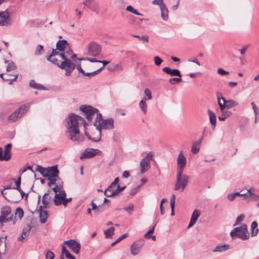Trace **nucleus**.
<instances>
[{
  "label": "nucleus",
  "mask_w": 259,
  "mask_h": 259,
  "mask_svg": "<svg viewBox=\"0 0 259 259\" xmlns=\"http://www.w3.org/2000/svg\"><path fill=\"white\" fill-rule=\"evenodd\" d=\"M72 51L68 49L62 53H59L57 50L53 49L52 53L48 57L47 60L59 68L64 69L65 75L69 76L75 68V65L71 62L70 57L73 59L74 63H77V61L87 60V58H78L75 54L72 55Z\"/></svg>",
  "instance_id": "nucleus-1"
},
{
  "label": "nucleus",
  "mask_w": 259,
  "mask_h": 259,
  "mask_svg": "<svg viewBox=\"0 0 259 259\" xmlns=\"http://www.w3.org/2000/svg\"><path fill=\"white\" fill-rule=\"evenodd\" d=\"M83 119L76 114H70L65 121V125L67 128L66 136L73 142H80L83 140V138L80 135L79 124L82 122Z\"/></svg>",
  "instance_id": "nucleus-2"
},
{
  "label": "nucleus",
  "mask_w": 259,
  "mask_h": 259,
  "mask_svg": "<svg viewBox=\"0 0 259 259\" xmlns=\"http://www.w3.org/2000/svg\"><path fill=\"white\" fill-rule=\"evenodd\" d=\"M52 190L55 192L54 202L55 205L63 204L66 206L72 200V198H66V193L62 185H56Z\"/></svg>",
  "instance_id": "nucleus-3"
},
{
  "label": "nucleus",
  "mask_w": 259,
  "mask_h": 259,
  "mask_svg": "<svg viewBox=\"0 0 259 259\" xmlns=\"http://www.w3.org/2000/svg\"><path fill=\"white\" fill-rule=\"evenodd\" d=\"M80 110L83 112L85 114L86 118L88 120H91L95 114L97 113V116L95 120V125L97 126L96 130H97L99 122H102V116L101 113H97L98 109H94L91 106L81 105L80 107Z\"/></svg>",
  "instance_id": "nucleus-4"
},
{
  "label": "nucleus",
  "mask_w": 259,
  "mask_h": 259,
  "mask_svg": "<svg viewBox=\"0 0 259 259\" xmlns=\"http://www.w3.org/2000/svg\"><path fill=\"white\" fill-rule=\"evenodd\" d=\"M230 235L233 239L238 237L242 240L247 239L249 235L247 231V225L243 224L241 227L235 228L231 232Z\"/></svg>",
  "instance_id": "nucleus-5"
},
{
  "label": "nucleus",
  "mask_w": 259,
  "mask_h": 259,
  "mask_svg": "<svg viewBox=\"0 0 259 259\" xmlns=\"http://www.w3.org/2000/svg\"><path fill=\"white\" fill-rule=\"evenodd\" d=\"M183 174H177L176 181L174 190L182 192L186 187L188 183L189 177Z\"/></svg>",
  "instance_id": "nucleus-6"
},
{
  "label": "nucleus",
  "mask_w": 259,
  "mask_h": 259,
  "mask_svg": "<svg viewBox=\"0 0 259 259\" xmlns=\"http://www.w3.org/2000/svg\"><path fill=\"white\" fill-rule=\"evenodd\" d=\"M29 108L28 104L20 106L9 116L8 120L11 121H15L18 118H21L27 112Z\"/></svg>",
  "instance_id": "nucleus-7"
},
{
  "label": "nucleus",
  "mask_w": 259,
  "mask_h": 259,
  "mask_svg": "<svg viewBox=\"0 0 259 259\" xmlns=\"http://www.w3.org/2000/svg\"><path fill=\"white\" fill-rule=\"evenodd\" d=\"M101 50V46L94 41L90 42L87 46V53L89 56L97 57L100 54Z\"/></svg>",
  "instance_id": "nucleus-8"
},
{
  "label": "nucleus",
  "mask_w": 259,
  "mask_h": 259,
  "mask_svg": "<svg viewBox=\"0 0 259 259\" xmlns=\"http://www.w3.org/2000/svg\"><path fill=\"white\" fill-rule=\"evenodd\" d=\"M177 163V174H183V170L186 165L187 159L184 156L182 151H180L178 154Z\"/></svg>",
  "instance_id": "nucleus-9"
},
{
  "label": "nucleus",
  "mask_w": 259,
  "mask_h": 259,
  "mask_svg": "<svg viewBox=\"0 0 259 259\" xmlns=\"http://www.w3.org/2000/svg\"><path fill=\"white\" fill-rule=\"evenodd\" d=\"M153 157V154L150 152L144 157L140 162L141 173L144 174L150 168V161Z\"/></svg>",
  "instance_id": "nucleus-10"
},
{
  "label": "nucleus",
  "mask_w": 259,
  "mask_h": 259,
  "mask_svg": "<svg viewBox=\"0 0 259 259\" xmlns=\"http://www.w3.org/2000/svg\"><path fill=\"white\" fill-rule=\"evenodd\" d=\"M217 99L218 102L219 103L220 101L225 109L231 108L238 105V102L237 101L233 100H226L224 98L220 97L218 93L217 94Z\"/></svg>",
  "instance_id": "nucleus-11"
},
{
  "label": "nucleus",
  "mask_w": 259,
  "mask_h": 259,
  "mask_svg": "<svg viewBox=\"0 0 259 259\" xmlns=\"http://www.w3.org/2000/svg\"><path fill=\"white\" fill-rule=\"evenodd\" d=\"M113 119L111 118L104 119L102 122H99L98 125L99 130V132L100 133L101 130H110L113 128L114 125Z\"/></svg>",
  "instance_id": "nucleus-12"
},
{
  "label": "nucleus",
  "mask_w": 259,
  "mask_h": 259,
  "mask_svg": "<svg viewBox=\"0 0 259 259\" xmlns=\"http://www.w3.org/2000/svg\"><path fill=\"white\" fill-rule=\"evenodd\" d=\"M83 4L91 10L98 14V4L95 0H84Z\"/></svg>",
  "instance_id": "nucleus-13"
},
{
  "label": "nucleus",
  "mask_w": 259,
  "mask_h": 259,
  "mask_svg": "<svg viewBox=\"0 0 259 259\" xmlns=\"http://www.w3.org/2000/svg\"><path fill=\"white\" fill-rule=\"evenodd\" d=\"M70 248L75 253H78L80 249V245L79 243L74 240H69L65 241Z\"/></svg>",
  "instance_id": "nucleus-14"
},
{
  "label": "nucleus",
  "mask_w": 259,
  "mask_h": 259,
  "mask_svg": "<svg viewBox=\"0 0 259 259\" xmlns=\"http://www.w3.org/2000/svg\"><path fill=\"white\" fill-rule=\"evenodd\" d=\"M79 61H77V63H74V62L73 63L75 65V68L76 67L77 70L79 72L82 73V74L84 76H91L95 75L97 74L98 72H99L102 69V67H101L100 68H99V69H98L96 71H92L91 72L85 73V71L82 69L81 64L78 63V62Z\"/></svg>",
  "instance_id": "nucleus-15"
},
{
  "label": "nucleus",
  "mask_w": 259,
  "mask_h": 259,
  "mask_svg": "<svg viewBox=\"0 0 259 259\" xmlns=\"http://www.w3.org/2000/svg\"><path fill=\"white\" fill-rule=\"evenodd\" d=\"M99 150L98 149H95L93 148L86 149L82 155L80 156V158L82 159L83 158H89L95 156Z\"/></svg>",
  "instance_id": "nucleus-16"
},
{
  "label": "nucleus",
  "mask_w": 259,
  "mask_h": 259,
  "mask_svg": "<svg viewBox=\"0 0 259 259\" xmlns=\"http://www.w3.org/2000/svg\"><path fill=\"white\" fill-rule=\"evenodd\" d=\"M56 50L59 53H62L69 48V44L65 40H59L56 44Z\"/></svg>",
  "instance_id": "nucleus-17"
},
{
  "label": "nucleus",
  "mask_w": 259,
  "mask_h": 259,
  "mask_svg": "<svg viewBox=\"0 0 259 259\" xmlns=\"http://www.w3.org/2000/svg\"><path fill=\"white\" fill-rule=\"evenodd\" d=\"M9 18L10 16L7 12H0V25L5 26L8 25Z\"/></svg>",
  "instance_id": "nucleus-18"
},
{
  "label": "nucleus",
  "mask_w": 259,
  "mask_h": 259,
  "mask_svg": "<svg viewBox=\"0 0 259 259\" xmlns=\"http://www.w3.org/2000/svg\"><path fill=\"white\" fill-rule=\"evenodd\" d=\"M200 214L201 212L199 210L195 209L194 210L193 212L192 213L191 218L188 227V228H191L196 223L198 218L200 217Z\"/></svg>",
  "instance_id": "nucleus-19"
},
{
  "label": "nucleus",
  "mask_w": 259,
  "mask_h": 259,
  "mask_svg": "<svg viewBox=\"0 0 259 259\" xmlns=\"http://www.w3.org/2000/svg\"><path fill=\"white\" fill-rule=\"evenodd\" d=\"M59 170L57 166L48 167L47 169L45 177H58Z\"/></svg>",
  "instance_id": "nucleus-20"
},
{
  "label": "nucleus",
  "mask_w": 259,
  "mask_h": 259,
  "mask_svg": "<svg viewBox=\"0 0 259 259\" xmlns=\"http://www.w3.org/2000/svg\"><path fill=\"white\" fill-rule=\"evenodd\" d=\"M162 70L164 72L171 76H178L180 77H182V75L181 74L180 71L178 69H172L170 67H163Z\"/></svg>",
  "instance_id": "nucleus-21"
},
{
  "label": "nucleus",
  "mask_w": 259,
  "mask_h": 259,
  "mask_svg": "<svg viewBox=\"0 0 259 259\" xmlns=\"http://www.w3.org/2000/svg\"><path fill=\"white\" fill-rule=\"evenodd\" d=\"M12 146V144L9 143L5 147L4 154L3 155V160L8 161L11 158Z\"/></svg>",
  "instance_id": "nucleus-22"
},
{
  "label": "nucleus",
  "mask_w": 259,
  "mask_h": 259,
  "mask_svg": "<svg viewBox=\"0 0 259 259\" xmlns=\"http://www.w3.org/2000/svg\"><path fill=\"white\" fill-rule=\"evenodd\" d=\"M142 246V245L139 244L136 242H134L130 246V251L131 254L134 256L137 255L139 253Z\"/></svg>",
  "instance_id": "nucleus-23"
},
{
  "label": "nucleus",
  "mask_w": 259,
  "mask_h": 259,
  "mask_svg": "<svg viewBox=\"0 0 259 259\" xmlns=\"http://www.w3.org/2000/svg\"><path fill=\"white\" fill-rule=\"evenodd\" d=\"M50 191L49 190L48 192L46 193L42 197V207L47 208L49 207V204L52 200V196L50 195Z\"/></svg>",
  "instance_id": "nucleus-24"
},
{
  "label": "nucleus",
  "mask_w": 259,
  "mask_h": 259,
  "mask_svg": "<svg viewBox=\"0 0 259 259\" xmlns=\"http://www.w3.org/2000/svg\"><path fill=\"white\" fill-rule=\"evenodd\" d=\"M42 206H40L39 207V218L40 221L41 223H45L46 222L48 218V214L47 210L42 209Z\"/></svg>",
  "instance_id": "nucleus-25"
},
{
  "label": "nucleus",
  "mask_w": 259,
  "mask_h": 259,
  "mask_svg": "<svg viewBox=\"0 0 259 259\" xmlns=\"http://www.w3.org/2000/svg\"><path fill=\"white\" fill-rule=\"evenodd\" d=\"M97 200L98 198H94L92 202V209L94 211L95 214H98L102 211V206H103V204L97 205L95 203Z\"/></svg>",
  "instance_id": "nucleus-26"
},
{
  "label": "nucleus",
  "mask_w": 259,
  "mask_h": 259,
  "mask_svg": "<svg viewBox=\"0 0 259 259\" xmlns=\"http://www.w3.org/2000/svg\"><path fill=\"white\" fill-rule=\"evenodd\" d=\"M219 105L221 109V115L219 116L218 118L220 120L224 121L229 116V114H228V112L225 110V108H224V106L220 101L219 102Z\"/></svg>",
  "instance_id": "nucleus-27"
},
{
  "label": "nucleus",
  "mask_w": 259,
  "mask_h": 259,
  "mask_svg": "<svg viewBox=\"0 0 259 259\" xmlns=\"http://www.w3.org/2000/svg\"><path fill=\"white\" fill-rule=\"evenodd\" d=\"M61 259H75L66 248L65 246H62V254L61 255Z\"/></svg>",
  "instance_id": "nucleus-28"
},
{
  "label": "nucleus",
  "mask_w": 259,
  "mask_h": 259,
  "mask_svg": "<svg viewBox=\"0 0 259 259\" xmlns=\"http://www.w3.org/2000/svg\"><path fill=\"white\" fill-rule=\"evenodd\" d=\"M202 139L203 137H202L199 141L195 142L193 143L191 148V152L192 153L195 154L199 151Z\"/></svg>",
  "instance_id": "nucleus-29"
},
{
  "label": "nucleus",
  "mask_w": 259,
  "mask_h": 259,
  "mask_svg": "<svg viewBox=\"0 0 259 259\" xmlns=\"http://www.w3.org/2000/svg\"><path fill=\"white\" fill-rule=\"evenodd\" d=\"M230 248V245L228 244H219L217 245L213 250V252H223Z\"/></svg>",
  "instance_id": "nucleus-30"
},
{
  "label": "nucleus",
  "mask_w": 259,
  "mask_h": 259,
  "mask_svg": "<svg viewBox=\"0 0 259 259\" xmlns=\"http://www.w3.org/2000/svg\"><path fill=\"white\" fill-rule=\"evenodd\" d=\"M116 187L110 185L105 191L104 195L106 197H111L116 194Z\"/></svg>",
  "instance_id": "nucleus-31"
},
{
  "label": "nucleus",
  "mask_w": 259,
  "mask_h": 259,
  "mask_svg": "<svg viewBox=\"0 0 259 259\" xmlns=\"http://www.w3.org/2000/svg\"><path fill=\"white\" fill-rule=\"evenodd\" d=\"M31 227L30 225H27L22 231L21 235L19 237L18 240L20 241H23L25 238L27 236V233L30 230Z\"/></svg>",
  "instance_id": "nucleus-32"
},
{
  "label": "nucleus",
  "mask_w": 259,
  "mask_h": 259,
  "mask_svg": "<svg viewBox=\"0 0 259 259\" xmlns=\"http://www.w3.org/2000/svg\"><path fill=\"white\" fill-rule=\"evenodd\" d=\"M1 214L6 218L9 217V215H13V214H12V209L9 206H4L2 208Z\"/></svg>",
  "instance_id": "nucleus-33"
},
{
  "label": "nucleus",
  "mask_w": 259,
  "mask_h": 259,
  "mask_svg": "<svg viewBox=\"0 0 259 259\" xmlns=\"http://www.w3.org/2000/svg\"><path fill=\"white\" fill-rule=\"evenodd\" d=\"M15 217H13V224H15L16 222V218L17 217L20 220L21 219L24 215V212L23 209L21 208L18 207L16 208L15 213Z\"/></svg>",
  "instance_id": "nucleus-34"
},
{
  "label": "nucleus",
  "mask_w": 259,
  "mask_h": 259,
  "mask_svg": "<svg viewBox=\"0 0 259 259\" xmlns=\"http://www.w3.org/2000/svg\"><path fill=\"white\" fill-rule=\"evenodd\" d=\"M208 114L209 117V120L212 125V128L213 129L216 125V116L214 113L210 110H208Z\"/></svg>",
  "instance_id": "nucleus-35"
},
{
  "label": "nucleus",
  "mask_w": 259,
  "mask_h": 259,
  "mask_svg": "<svg viewBox=\"0 0 259 259\" xmlns=\"http://www.w3.org/2000/svg\"><path fill=\"white\" fill-rule=\"evenodd\" d=\"M146 98H144L142 100L139 102V107L144 114H146L147 110V105L146 103Z\"/></svg>",
  "instance_id": "nucleus-36"
},
{
  "label": "nucleus",
  "mask_w": 259,
  "mask_h": 259,
  "mask_svg": "<svg viewBox=\"0 0 259 259\" xmlns=\"http://www.w3.org/2000/svg\"><path fill=\"white\" fill-rule=\"evenodd\" d=\"M161 11V17L164 21H167L168 18V10L165 6V7L160 9Z\"/></svg>",
  "instance_id": "nucleus-37"
},
{
  "label": "nucleus",
  "mask_w": 259,
  "mask_h": 259,
  "mask_svg": "<svg viewBox=\"0 0 259 259\" xmlns=\"http://www.w3.org/2000/svg\"><path fill=\"white\" fill-rule=\"evenodd\" d=\"M251 235L254 236L257 235L258 232L257 224L255 221L253 222L251 224Z\"/></svg>",
  "instance_id": "nucleus-38"
},
{
  "label": "nucleus",
  "mask_w": 259,
  "mask_h": 259,
  "mask_svg": "<svg viewBox=\"0 0 259 259\" xmlns=\"http://www.w3.org/2000/svg\"><path fill=\"white\" fill-rule=\"evenodd\" d=\"M115 230V228L113 227H111L110 228L107 229L104 231V235L105 238H111L112 236L114 234V231Z\"/></svg>",
  "instance_id": "nucleus-39"
},
{
  "label": "nucleus",
  "mask_w": 259,
  "mask_h": 259,
  "mask_svg": "<svg viewBox=\"0 0 259 259\" xmlns=\"http://www.w3.org/2000/svg\"><path fill=\"white\" fill-rule=\"evenodd\" d=\"M48 177V185L49 187H51L52 185H55L56 184L57 178L58 177Z\"/></svg>",
  "instance_id": "nucleus-40"
},
{
  "label": "nucleus",
  "mask_w": 259,
  "mask_h": 259,
  "mask_svg": "<svg viewBox=\"0 0 259 259\" xmlns=\"http://www.w3.org/2000/svg\"><path fill=\"white\" fill-rule=\"evenodd\" d=\"M47 168H44L42 166L37 165L35 171L39 172L43 176H46Z\"/></svg>",
  "instance_id": "nucleus-41"
},
{
  "label": "nucleus",
  "mask_w": 259,
  "mask_h": 259,
  "mask_svg": "<svg viewBox=\"0 0 259 259\" xmlns=\"http://www.w3.org/2000/svg\"><path fill=\"white\" fill-rule=\"evenodd\" d=\"M13 221V215H11L9 217L6 218L4 215H1L0 216V223H3L5 222H8L10 221Z\"/></svg>",
  "instance_id": "nucleus-42"
},
{
  "label": "nucleus",
  "mask_w": 259,
  "mask_h": 259,
  "mask_svg": "<svg viewBox=\"0 0 259 259\" xmlns=\"http://www.w3.org/2000/svg\"><path fill=\"white\" fill-rule=\"evenodd\" d=\"M87 60L91 62H99V63H102L103 64V66L102 67V68L104 67V66L107 64H108L109 63V62L108 61H98L97 60V59H95V58H87Z\"/></svg>",
  "instance_id": "nucleus-43"
},
{
  "label": "nucleus",
  "mask_w": 259,
  "mask_h": 259,
  "mask_svg": "<svg viewBox=\"0 0 259 259\" xmlns=\"http://www.w3.org/2000/svg\"><path fill=\"white\" fill-rule=\"evenodd\" d=\"M237 193L238 194V196H245L247 198L253 195V193L251 192L250 189L247 190L246 193H243V191H241L240 192H237Z\"/></svg>",
  "instance_id": "nucleus-44"
},
{
  "label": "nucleus",
  "mask_w": 259,
  "mask_h": 259,
  "mask_svg": "<svg viewBox=\"0 0 259 259\" xmlns=\"http://www.w3.org/2000/svg\"><path fill=\"white\" fill-rule=\"evenodd\" d=\"M152 4L154 5L159 6L160 7V9L166 6L163 3V0H154L152 2Z\"/></svg>",
  "instance_id": "nucleus-45"
},
{
  "label": "nucleus",
  "mask_w": 259,
  "mask_h": 259,
  "mask_svg": "<svg viewBox=\"0 0 259 259\" xmlns=\"http://www.w3.org/2000/svg\"><path fill=\"white\" fill-rule=\"evenodd\" d=\"M126 10L130 12L137 15L142 16V14L139 13L136 10L134 9V8L131 6H128L126 8Z\"/></svg>",
  "instance_id": "nucleus-46"
},
{
  "label": "nucleus",
  "mask_w": 259,
  "mask_h": 259,
  "mask_svg": "<svg viewBox=\"0 0 259 259\" xmlns=\"http://www.w3.org/2000/svg\"><path fill=\"white\" fill-rule=\"evenodd\" d=\"M29 85L31 87L36 89H42V86L39 84L36 83L34 80H32L29 83Z\"/></svg>",
  "instance_id": "nucleus-47"
},
{
  "label": "nucleus",
  "mask_w": 259,
  "mask_h": 259,
  "mask_svg": "<svg viewBox=\"0 0 259 259\" xmlns=\"http://www.w3.org/2000/svg\"><path fill=\"white\" fill-rule=\"evenodd\" d=\"M181 81H182V78L180 77L170 78L169 79V83L172 84L179 83Z\"/></svg>",
  "instance_id": "nucleus-48"
},
{
  "label": "nucleus",
  "mask_w": 259,
  "mask_h": 259,
  "mask_svg": "<svg viewBox=\"0 0 259 259\" xmlns=\"http://www.w3.org/2000/svg\"><path fill=\"white\" fill-rule=\"evenodd\" d=\"M153 61L155 65L159 66L163 62V60L160 58L158 56H155L153 58Z\"/></svg>",
  "instance_id": "nucleus-49"
},
{
  "label": "nucleus",
  "mask_w": 259,
  "mask_h": 259,
  "mask_svg": "<svg viewBox=\"0 0 259 259\" xmlns=\"http://www.w3.org/2000/svg\"><path fill=\"white\" fill-rule=\"evenodd\" d=\"M16 66H15L14 63L11 61L9 62L8 64V66L7 67V71H10L16 69Z\"/></svg>",
  "instance_id": "nucleus-50"
},
{
  "label": "nucleus",
  "mask_w": 259,
  "mask_h": 259,
  "mask_svg": "<svg viewBox=\"0 0 259 259\" xmlns=\"http://www.w3.org/2000/svg\"><path fill=\"white\" fill-rule=\"evenodd\" d=\"M156 226V224L152 227V228L150 229L146 233H145L144 235V237L147 239H149L151 238V236L149 235L150 234H152L154 232V228Z\"/></svg>",
  "instance_id": "nucleus-51"
},
{
  "label": "nucleus",
  "mask_w": 259,
  "mask_h": 259,
  "mask_svg": "<svg viewBox=\"0 0 259 259\" xmlns=\"http://www.w3.org/2000/svg\"><path fill=\"white\" fill-rule=\"evenodd\" d=\"M244 218H245V216L243 214L238 216L236 220V221H235V224H234V226H236V225L240 224L241 222L244 220Z\"/></svg>",
  "instance_id": "nucleus-52"
},
{
  "label": "nucleus",
  "mask_w": 259,
  "mask_h": 259,
  "mask_svg": "<svg viewBox=\"0 0 259 259\" xmlns=\"http://www.w3.org/2000/svg\"><path fill=\"white\" fill-rule=\"evenodd\" d=\"M140 187L141 185H139L138 186L132 189L130 191V194L132 196L135 195L139 191Z\"/></svg>",
  "instance_id": "nucleus-53"
},
{
  "label": "nucleus",
  "mask_w": 259,
  "mask_h": 259,
  "mask_svg": "<svg viewBox=\"0 0 259 259\" xmlns=\"http://www.w3.org/2000/svg\"><path fill=\"white\" fill-rule=\"evenodd\" d=\"M238 194L237 192H235L234 193L229 194L227 196V198L229 201H233L235 199L236 196H238Z\"/></svg>",
  "instance_id": "nucleus-54"
},
{
  "label": "nucleus",
  "mask_w": 259,
  "mask_h": 259,
  "mask_svg": "<svg viewBox=\"0 0 259 259\" xmlns=\"http://www.w3.org/2000/svg\"><path fill=\"white\" fill-rule=\"evenodd\" d=\"M218 73L222 75H226L229 74V72L224 70L222 68H219L217 70Z\"/></svg>",
  "instance_id": "nucleus-55"
},
{
  "label": "nucleus",
  "mask_w": 259,
  "mask_h": 259,
  "mask_svg": "<svg viewBox=\"0 0 259 259\" xmlns=\"http://www.w3.org/2000/svg\"><path fill=\"white\" fill-rule=\"evenodd\" d=\"M145 94L147 97V100H151L152 96L150 90L149 89H146L144 91Z\"/></svg>",
  "instance_id": "nucleus-56"
},
{
  "label": "nucleus",
  "mask_w": 259,
  "mask_h": 259,
  "mask_svg": "<svg viewBox=\"0 0 259 259\" xmlns=\"http://www.w3.org/2000/svg\"><path fill=\"white\" fill-rule=\"evenodd\" d=\"M55 255L54 253L51 251H48L46 255V259H53L54 258Z\"/></svg>",
  "instance_id": "nucleus-57"
},
{
  "label": "nucleus",
  "mask_w": 259,
  "mask_h": 259,
  "mask_svg": "<svg viewBox=\"0 0 259 259\" xmlns=\"http://www.w3.org/2000/svg\"><path fill=\"white\" fill-rule=\"evenodd\" d=\"M10 187H8L7 188H5L3 190H2L1 191V193H2V194L4 196V197L6 199H7L8 200H12L13 201V198H11V197H9V198H7V197H6L5 195H6L7 194V192H4L5 190H8V189H10Z\"/></svg>",
  "instance_id": "nucleus-58"
},
{
  "label": "nucleus",
  "mask_w": 259,
  "mask_h": 259,
  "mask_svg": "<svg viewBox=\"0 0 259 259\" xmlns=\"http://www.w3.org/2000/svg\"><path fill=\"white\" fill-rule=\"evenodd\" d=\"M42 49H43V46H41V45L37 46V47L36 48V50L35 53V54L36 55H40L41 54V51L42 50Z\"/></svg>",
  "instance_id": "nucleus-59"
},
{
  "label": "nucleus",
  "mask_w": 259,
  "mask_h": 259,
  "mask_svg": "<svg viewBox=\"0 0 259 259\" xmlns=\"http://www.w3.org/2000/svg\"><path fill=\"white\" fill-rule=\"evenodd\" d=\"M18 76V74L17 75H15L14 76V77L13 78H8L7 77H6V78H3V79L6 80L7 81V80H9V81H10V83H11L12 82V81H15L17 78Z\"/></svg>",
  "instance_id": "nucleus-60"
},
{
  "label": "nucleus",
  "mask_w": 259,
  "mask_h": 259,
  "mask_svg": "<svg viewBox=\"0 0 259 259\" xmlns=\"http://www.w3.org/2000/svg\"><path fill=\"white\" fill-rule=\"evenodd\" d=\"M21 184V177H19L18 180L15 182L16 187L14 188V189H19Z\"/></svg>",
  "instance_id": "nucleus-61"
},
{
  "label": "nucleus",
  "mask_w": 259,
  "mask_h": 259,
  "mask_svg": "<svg viewBox=\"0 0 259 259\" xmlns=\"http://www.w3.org/2000/svg\"><path fill=\"white\" fill-rule=\"evenodd\" d=\"M176 196L175 194H172L170 199V205H175Z\"/></svg>",
  "instance_id": "nucleus-62"
},
{
  "label": "nucleus",
  "mask_w": 259,
  "mask_h": 259,
  "mask_svg": "<svg viewBox=\"0 0 259 259\" xmlns=\"http://www.w3.org/2000/svg\"><path fill=\"white\" fill-rule=\"evenodd\" d=\"M248 46H245L241 50H240V52L241 54V55H244V54L245 53L246 51L248 49Z\"/></svg>",
  "instance_id": "nucleus-63"
},
{
  "label": "nucleus",
  "mask_w": 259,
  "mask_h": 259,
  "mask_svg": "<svg viewBox=\"0 0 259 259\" xmlns=\"http://www.w3.org/2000/svg\"><path fill=\"white\" fill-rule=\"evenodd\" d=\"M127 211L131 212L133 210L134 205L132 204H130L127 207L124 208Z\"/></svg>",
  "instance_id": "nucleus-64"
}]
</instances>
